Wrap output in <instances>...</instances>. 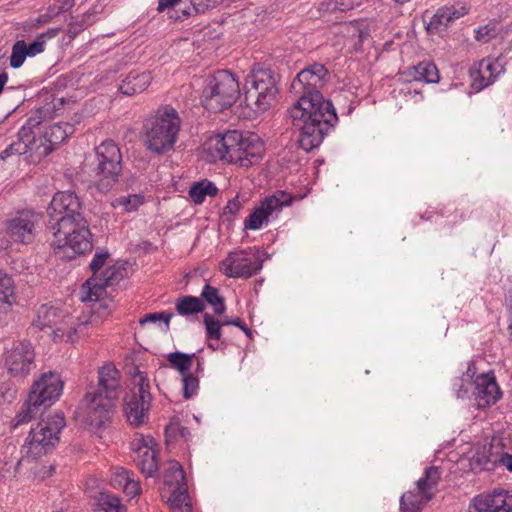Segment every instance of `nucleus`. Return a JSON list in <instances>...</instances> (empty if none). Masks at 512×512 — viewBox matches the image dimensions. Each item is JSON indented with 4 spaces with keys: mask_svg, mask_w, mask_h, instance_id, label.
Masks as SVG:
<instances>
[{
    "mask_svg": "<svg viewBox=\"0 0 512 512\" xmlns=\"http://www.w3.org/2000/svg\"><path fill=\"white\" fill-rule=\"evenodd\" d=\"M413 80L424 81L426 83H437L439 73L435 64L431 62H420L413 67Z\"/></svg>",
    "mask_w": 512,
    "mask_h": 512,
    "instance_id": "nucleus-35",
    "label": "nucleus"
},
{
    "mask_svg": "<svg viewBox=\"0 0 512 512\" xmlns=\"http://www.w3.org/2000/svg\"><path fill=\"white\" fill-rule=\"evenodd\" d=\"M469 512H512V492L495 490L478 495L469 505Z\"/></svg>",
    "mask_w": 512,
    "mask_h": 512,
    "instance_id": "nucleus-18",
    "label": "nucleus"
},
{
    "mask_svg": "<svg viewBox=\"0 0 512 512\" xmlns=\"http://www.w3.org/2000/svg\"><path fill=\"white\" fill-rule=\"evenodd\" d=\"M328 80L327 68L314 63L301 70L291 83V90L298 99L288 112L293 125L300 131L298 146L305 152L317 148L338 122L332 102L320 93Z\"/></svg>",
    "mask_w": 512,
    "mask_h": 512,
    "instance_id": "nucleus-1",
    "label": "nucleus"
},
{
    "mask_svg": "<svg viewBox=\"0 0 512 512\" xmlns=\"http://www.w3.org/2000/svg\"><path fill=\"white\" fill-rule=\"evenodd\" d=\"M64 383L56 372L43 373L36 380L21 411L16 415V425L30 421L37 414L52 406L61 396Z\"/></svg>",
    "mask_w": 512,
    "mask_h": 512,
    "instance_id": "nucleus-5",
    "label": "nucleus"
},
{
    "mask_svg": "<svg viewBox=\"0 0 512 512\" xmlns=\"http://www.w3.org/2000/svg\"><path fill=\"white\" fill-rule=\"evenodd\" d=\"M204 324L206 326L207 336L209 339H220L221 326L223 325V322L215 320L210 314H205Z\"/></svg>",
    "mask_w": 512,
    "mask_h": 512,
    "instance_id": "nucleus-44",
    "label": "nucleus"
},
{
    "mask_svg": "<svg viewBox=\"0 0 512 512\" xmlns=\"http://www.w3.org/2000/svg\"><path fill=\"white\" fill-rule=\"evenodd\" d=\"M124 493L129 497H135L140 493V486L137 481L134 479H130L126 482V485L122 488Z\"/></svg>",
    "mask_w": 512,
    "mask_h": 512,
    "instance_id": "nucleus-52",
    "label": "nucleus"
},
{
    "mask_svg": "<svg viewBox=\"0 0 512 512\" xmlns=\"http://www.w3.org/2000/svg\"><path fill=\"white\" fill-rule=\"evenodd\" d=\"M143 204V196L140 194H132L127 196L117 197L112 205L115 208H120L125 212H133Z\"/></svg>",
    "mask_w": 512,
    "mask_h": 512,
    "instance_id": "nucleus-40",
    "label": "nucleus"
},
{
    "mask_svg": "<svg viewBox=\"0 0 512 512\" xmlns=\"http://www.w3.org/2000/svg\"><path fill=\"white\" fill-rule=\"evenodd\" d=\"M278 92L276 77L271 69H254L246 80L245 104L254 113L261 114L274 105Z\"/></svg>",
    "mask_w": 512,
    "mask_h": 512,
    "instance_id": "nucleus-7",
    "label": "nucleus"
},
{
    "mask_svg": "<svg viewBox=\"0 0 512 512\" xmlns=\"http://www.w3.org/2000/svg\"><path fill=\"white\" fill-rule=\"evenodd\" d=\"M262 268V261L256 252L235 251L220 263L221 272L230 278H249Z\"/></svg>",
    "mask_w": 512,
    "mask_h": 512,
    "instance_id": "nucleus-17",
    "label": "nucleus"
},
{
    "mask_svg": "<svg viewBox=\"0 0 512 512\" xmlns=\"http://www.w3.org/2000/svg\"><path fill=\"white\" fill-rule=\"evenodd\" d=\"M393 1L398 5H403L407 2H409L410 0H393Z\"/></svg>",
    "mask_w": 512,
    "mask_h": 512,
    "instance_id": "nucleus-59",
    "label": "nucleus"
},
{
    "mask_svg": "<svg viewBox=\"0 0 512 512\" xmlns=\"http://www.w3.org/2000/svg\"><path fill=\"white\" fill-rule=\"evenodd\" d=\"M4 366L10 377L26 378L36 367L32 344L28 341L14 343L4 352Z\"/></svg>",
    "mask_w": 512,
    "mask_h": 512,
    "instance_id": "nucleus-16",
    "label": "nucleus"
},
{
    "mask_svg": "<svg viewBox=\"0 0 512 512\" xmlns=\"http://www.w3.org/2000/svg\"><path fill=\"white\" fill-rule=\"evenodd\" d=\"M201 296L207 301L210 305L214 307V312L216 314H223L225 311L224 299L219 295V291L217 288L205 285Z\"/></svg>",
    "mask_w": 512,
    "mask_h": 512,
    "instance_id": "nucleus-39",
    "label": "nucleus"
},
{
    "mask_svg": "<svg viewBox=\"0 0 512 512\" xmlns=\"http://www.w3.org/2000/svg\"><path fill=\"white\" fill-rule=\"evenodd\" d=\"M7 80H8L7 73H5V72L0 73V93L3 91L4 85L6 84Z\"/></svg>",
    "mask_w": 512,
    "mask_h": 512,
    "instance_id": "nucleus-58",
    "label": "nucleus"
},
{
    "mask_svg": "<svg viewBox=\"0 0 512 512\" xmlns=\"http://www.w3.org/2000/svg\"><path fill=\"white\" fill-rule=\"evenodd\" d=\"M181 120L170 106L159 108L144 124L145 144L157 154L171 150L177 141Z\"/></svg>",
    "mask_w": 512,
    "mask_h": 512,
    "instance_id": "nucleus-4",
    "label": "nucleus"
},
{
    "mask_svg": "<svg viewBox=\"0 0 512 512\" xmlns=\"http://www.w3.org/2000/svg\"><path fill=\"white\" fill-rule=\"evenodd\" d=\"M201 102L211 111L219 112L231 107L240 96V87L234 75L227 70H219L207 77Z\"/></svg>",
    "mask_w": 512,
    "mask_h": 512,
    "instance_id": "nucleus-8",
    "label": "nucleus"
},
{
    "mask_svg": "<svg viewBox=\"0 0 512 512\" xmlns=\"http://www.w3.org/2000/svg\"><path fill=\"white\" fill-rule=\"evenodd\" d=\"M27 56L28 53L26 42L24 40L16 41L12 47L10 66L14 69L20 68Z\"/></svg>",
    "mask_w": 512,
    "mask_h": 512,
    "instance_id": "nucleus-41",
    "label": "nucleus"
},
{
    "mask_svg": "<svg viewBox=\"0 0 512 512\" xmlns=\"http://www.w3.org/2000/svg\"><path fill=\"white\" fill-rule=\"evenodd\" d=\"M172 317H173V314L168 313V312L150 313V314H146L140 320V324L143 325L146 322H156L158 320H161L166 324V326H168Z\"/></svg>",
    "mask_w": 512,
    "mask_h": 512,
    "instance_id": "nucleus-49",
    "label": "nucleus"
},
{
    "mask_svg": "<svg viewBox=\"0 0 512 512\" xmlns=\"http://www.w3.org/2000/svg\"><path fill=\"white\" fill-rule=\"evenodd\" d=\"M153 442L152 438H149L148 440H145L144 438L135 439L133 442L136 453L135 461L142 473L147 477L153 476L158 470L156 451L152 447Z\"/></svg>",
    "mask_w": 512,
    "mask_h": 512,
    "instance_id": "nucleus-22",
    "label": "nucleus"
},
{
    "mask_svg": "<svg viewBox=\"0 0 512 512\" xmlns=\"http://www.w3.org/2000/svg\"><path fill=\"white\" fill-rule=\"evenodd\" d=\"M122 277L121 273L117 271L114 267L107 268L102 278H94L92 280H87L86 285L89 286L88 293L86 296L82 297L83 301H94L99 298L102 290L106 286H110L115 284Z\"/></svg>",
    "mask_w": 512,
    "mask_h": 512,
    "instance_id": "nucleus-26",
    "label": "nucleus"
},
{
    "mask_svg": "<svg viewBox=\"0 0 512 512\" xmlns=\"http://www.w3.org/2000/svg\"><path fill=\"white\" fill-rule=\"evenodd\" d=\"M507 303H508V332H509V337L512 340V288L508 291Z\"/></svg>",
    "mask_w": 512,
    "mask_h": 512,
    "instance_id": "nucleus-55",
    "label": "nucleus"
},
{
    "mask_svg": "<svg viewBox=\"0 0 512 512\" xmlns=\"http://www.w3.org/2000/svg\"><path fill=\"white\" fill-rule=\"evenodd\" d=\"M168 503L172 512H192L187 487L180 486L179 488L173 489Z\"/></svg>",
    "mask_w": 512,
    "mask_h": 512,
    "instance_id": "nucleus-33",
    "label": "nucleus"
},
{
    "mask_svg": "<svg viewBox=\"0 0 512 512\" xmlns=\"http://www.w3.org/2000/svg\"><path fill=\"white\" fill-rule=\"evenodd\" d=\"M48 214L50 220L55 222L51 227H62L64 230L61 232L62 234L71 229L72 223L85 219L82 214L80 199L71 191L57 192L49 205Z\"/></svg>",
    "mask_w": 512,
    "mask_h": 512,
    "instance_id": "nucleus-11",
    "label": "nucleus"
},
{
    "mask_svg": "<svg viewBox=\"0 0 512 512\" xmlns=\"http://www.w3.org/2000/svg\"><path fill=\"white\" fill-rule=\"evenodd\" d=\"M194 357V353L172 352L167 355V360L172 368L177 369L184 376L190 371Z\"/></svg>",
    "mask_w": 512,
    "mask_h": 512,
    "instance_id": "nucleus-37",
    "label": "nucleus"
},
{
    "mask_svg": "<svg viewBox=\"0 0 512 512\" xmlns=\"http://www.w3.org/2000/svg\"><path fill=\"white\" fill-rule=\"evenodd\" d=\"M498 464L505 466L508 471L512 472V455L503 452L501 449L498 458Z\"/></svg>",
    "mask_w": 512,
    "mask_h": 512,
    "instance_id": "nucleus-54",
    "label": "nucleus"
},
{
    "mask_svg": "<svg viewBox=\"0 0 512 512\" xmlns=\"http://www.w3.org/2000/svg\"><path fill=\"white\" fill-rule=\"evenodd\" d=\"M151 81L152 76L150 72L132 71L123 79L119 89L122 94L133 96L145 91L151 84Z\"/></svg>",
    "mask_w": 512,
    "mask_h": 512,
    "instance_id": "nucleus-27",
    "label": "nucleus"
},
{
    "mask_svg": "<svg viewBox=\"0 0 512 512\" xmlns=\"http://www.w3.org/2000/svg\"><path fill=\"white\" fill-rule=\"evenodd\" d=\"M441 477L438 467L425 469L424 476L416 482L414 490L407 491L400 498L402 512H421L424 506L435 496Z\"/></svg>",
    "mask_w": 512,
    "mask_h": 512,
    "instance_id": "nucleus-10",
    "label": "nucleus"
},
{
    "mask_svg": "<svg viewBox=\"0 0 512 512\" xmlns=\"http://www.w3.org/2000/svg\"><path fill=\"white\" fill-rule=\"evenodd\" d=\"M99 505L105 512H126L127 510L118 497L109 494L102 495Z\"/></svg>",
    "mask_w": 512,
    "mask_h": 512,
    "instance_id": "nucleus-43",
    "label": "nucleus"
},
{
    "mask_svg": "<svg viewBox=\"0 0 512 512\" xmlns=\"http://www.w3.org/2000/svg\"><path fill=\"white\" fill-rule=\"evenodd\" d=\"M62 316L65 320L61 324L55 325L49 332V335L55 342L66 341L74 343L81 336L85 335L84 330L87 321L80 322L65 310L62 312Z\"/></svg>",
    "mask_w": 512,
    "mask_h": 512,
    "instance_id": "nucleus-21",
    "label": "nucleus"
},
{
    "mask_svg": "<svg viewBox=\"0 0 512 512\" xmlns=\"http://www.w3.org/2000/svg\"><path fill=\"white\" fill-rule=\"evenodd\" d=\"M137 391H134L124 404V412L130 425L138 427L145 423L151 406L152 396L149 392L148 379L138 372L134 377Z\"/></svg>",
    "mask_w": 512,
    "mask_h": 512,
    "instance_id": "nucleus-15",
    "label": "nucleus"
},
{
    "mask_svg": "<svg viewBox=\"0 0 512 512\" xmlns=\"http://www.w3.org/2000/svg\"><path fill=\"white\" fill-rule=\"evenodd\" d=\"M165 483L173 489L179 488L180 486L187 487L185 473L182 466L176 462L171 461L164 475Z\"/></svg>",
    "mask_w": 512,
    "mask_h": 512,
    "instance_id": "nucleus-36",
    "label": "nucleus"
},
{
    "mask_svg": "<svg viewBox=\"0 0 512 512\" xmlns=\"http://www.w3.org/2000/svg\"><path fill=\"white\" fill-rule=\"evenodd\" d=\"M223 325H234V326H237L241 330H243L246 335H248V336L251 335L250 329L241 321L240 318H235L233 320H225V321H223Z\"/></svg>",
    "mask_w": 512,
    "mask_h": 512,
    "instance_id": "nucleus-56",
    "label": "nucleus"
},
{
    "mask_svg": "<svg viewBox=\"0 0 512 512\" xmlns=\"http://www.w3.org/2000/svg\"><path fill=\"white\" fill-rule=\"evenodd\" d=\"M177 1L178 0H159L157 11L163 12L166 9L175 8Z\"/></svg>",
    "mask_w": 512,
    "mask_h": 512,
    "instance_id": "nucleus-57",
    "label": "nucleus"
},
{
    "mask_svg": "<svg viewBox=\"0 0 512 512\" xmlns=\"http://www.w3.org/2000/svg\"><path fill=\"white\" fill-rule=\"evenodd\" d=\"M108 257V252H97L94 255L93 260L90 264V268L93 271L94 275H96L97 272L103 267Z\"/></svg>",
    "mask_w": 512,
    "mask_h": 512,
    "instance_id": "nucleus-50",
    "label": "nucleus"
},
{
    "mask_svg": "<svg viewBox=\"0 0 512 512\" xmlns=\"http://www.w3.org/2000/svg\"><path fill=\"white\" fill-rule=\"evenodd\" d=\"M474 32H475L474 38L478 42L487 43L490 40L497 37V35L499 34V29H498V25L496 23L490 22L487 25L479 27Z\"/></svg>",
    "mask_w": 512,
    "mask_h": 512,
    "instance_id": "nucleus-42",
    "label": "nucleus"
},
{
    "mask_svg": "<svg viewBox=\"0 0 512 512\" xmlns=\"http://www.w3.org/2000/svg\"><path fill=\"white\" fill-rule=\"evenodd\" d=\"M500 65L492 59H483L479 62L478 69L471 72L473 86L481 90L491 85L496 75L500 72Z\"/></svg>",
    "mask_w": 512,
    "mask_h": 512,
    "instance_id": "nucleus-25",
    "label": "nucleus"
},
{
    "mask_svg": "<svg viewBox=\"0 0 512 512\" xmlns=\"http://www.w3.org/2000/svg\"><path fill=\"white\" fill-rule=\"evenodd\" d=\"M60 32V28H50L46 32L39 34L36 39L27 46V53L29 57H34L42 53L45 49V44L48 39L56 37Z\"/></svg>",
    "mask_w": 512,
    "mask_h": 512,
    "instance_id": "nucleus-38",
    "label": "nucleus"
},
{
    "mask_svg": "<svg viewBox=\"0 0 512 512\" xmlns=\"http://www.w3.org/2000/svg\"><path fill=\"white\" fill-rule=\"evenodd\" d=\"M468 14V8L464 5L444 6L437 10L432 17L428 29L447 27L450 23Z\"/></svg>",
    "mask_w": 512,
    "mask_h": 512,
    "instance_id": "nucleus-28",
    "label": "nucleus"
},
{
    "mask_svg": "<svg viewBox=\"0 0 512 512\" xmlns=\"http://www.w3.org/2000/svg\"><path fill=\"white\" fill-rule=\"evenodd\" d=\"M209 151L213 158L248 168L260 162L264 145L257 136L244 137L233 130L216 135L209 141Z\"/></svg>",
    "mask_w": 512,
    "mask_h": 512,
    "instance_id": "nucleus-3",
    "label": "nucleus"
},
{
    "mask_svg": "<svg viewBox=\"0 0 512 512\" xmlns=\"http://www.w3.org/2000/svg\"><path fill=\"white\" fill-rule=\"evenodd\" d=\"M97 176L102 188L107 189L118 180L122 171V155L119 147L111 140L103 141L96 148Z\"/></svg>",
    "mask_w": 512,
    "mask_h": 512,
    "instance_id": "nucleus-13",
    "label": "nucleus"
},
{
    "mask_svg": "<svg viewBox=\"0 0 512 512\" xmlns=\"http://www.w3.org/2000/svg\"><path fill=\"white\" fill-rule=\"evenodd\" d=\"M223 0H189L192 9L195 13H204L205 11L214 8Z\"/></svg>",
    "mask_w": 512,
    "mask_h": 512,
    "instance_id": "nucleus-48",
    "label": "nucleus"
},
{
    "mask_svg": "<svg viewBox=\"0 0 512 512\" xmlns=\"http://www.w3.org/2000/svg\"><path fill=\"white\" fill-rule=\"evenodd\" d=\"M174 18H175L176 20H178V19H181V16L176 15V16H174Z\"/></svg>",
    "mask_w": 512,
    "mask_h": 512,
    "instance_id": "nucleus-60",
    "label": "nucleus"
},
{
    "mask_svg": "<svg viewBox=\"0 0 512 512\" xmlns=\"http://www.w3.org/2000/svg\"><path fill=\"white\" fill-rule=\"evenodd\" d=\"M472 386L470 375L459 377L453 381V389L457 398H464L468 395L470 387Z\"/></svg>",
    "mask_w": 512,
    "mask_h": 512,
    "instance_id": "nucleus-45",
    "label": "nucleus"
},
{
    "mask_svg": "<svg viewBox=\"0 0 512 512\" xmlns=\"http://www.w3.org/2000/svg\"><path fill=\"white\" fill-rule=\"evenodd\" d=\"M182 377L183 396L184 398L189 399L196 393L199 387V380L191 374H186Z\"/></svg>",
    "mask_w": 512,
    "mask_h": 512,
    "instance_id": "nucleus-46",
    "label": "nucleus"
},
{
    "mask_svg": "<svg viewBox=\"0 0 512 512\" xmlns=\"http://www.w3.org/2000/svg\"><path fill=\"white\" fill-rule=\"evenodd\" d=\"M130 479V472L125 468L119 467L112 474L111 484L116 488L122 489Z\"/></svg>",
    "mask_w": 512,
    "mask_h": 512,
    "instance_id": "nucleus-47",
    "label": "nucleus"
},
{
    "mask_svg": "<svg viewBox=\"0 0 512 512\" xmlns=\"http://www.w3.org/2000/svg\"><path fill=\"white\" fill-rule=\"evenodd\" d=\"M204 308V302L198 297L182 296L176 301V310L182 316L200 313Z\"/></svg>",
    "mask_w": 512,
    "mask_h": 512,
    "instance_id": "nucleus-34",
    "label": "nucleus"
},
{
    "mask_svg": "<svg viewBox=\"0 0 512 512\" xmlns=\"http://www.w3.org/2000/svg\"><path fill=\"white\" fill-rule=\"evenodd\" d=\"M53 231V241L51 245L55 250H64L65 254L72 258L74 255L84 254L92 248L91 234L86 219H80L72 223L71 229L67 233H61L62 227H51Z\"/></svg>",
    "mask_w": 512,
    "mask_h": 512,
    "instance_id": "nucleus-9",
    "label": "nucleus"
},
{
    "mask_svg": "<svg viewBox=\"0 0 512 512\" xmlns=\"http://www.w3.org/2000/svg\"><path fill=\"white\" fill-rule=\"evenodd\" d=\"M74 126L68 122L54 123L49 125L43 134V138L37 140L35 153L39 156H46L53 150L54 146L61 144L74 133Z\"/></svg>",
    "mask_w": 512,
    "mask_h": 512,
    "instance_id": "nucleus-20",
    "label": "nucleus"
},
{
    "mask_svg": "<svg viewBox=\"0 0 512 512\" xmlns=\"http://www.w3.org/2000/svg\"><path fill=\"white\" fill-rule=\"evenodd\" d=\"M42 215L26 210L5 222V235L12 243L29 245L34 242L38 234Z\"/></svg>",
    "mask_w": 512,
    "mask_h": 512,
    "instance_id": "nucleus-14",
    "label": "nucleus"
},
{
    "mask_svg": "<svg viewBox=\"0 0 512 512\" xmlns=\"http://www.w3.org/2000/svg\"><path fill=\"white\" fill-rule=\"evenodd\" d=\"M218 193V188L209 180H202L193 184L189 190V196L195 204L204 202L206 196L214 197Z\"/></svg>",
    "mask_w": 512,
    "mask_h": 512,
    "instance_id": "nucleus-32",
    "label": "nucleus"
},
{
    "mask_svg": "<svg viewBox=\"0 0 512 512\" xmlns=\"http://www.w3.org/2000/svg\"><path fill=\"white\" fill-rule=\"evenodd\" d=\"M121 394L120 372L112 363L98 371V384L88 391L80 406L82 422L100 428L110 421Z\"/></svg>",
    "mask_w": 512,
    "mask_h": 512,
    "instance_id": "nucleus-2",
    "label": "nucleus"
},
{
    "mask_svg": "<svg viewBox=\"0 0 512 512\" xmlns=\"http://www.w3.org/2000/svg\"><path fill=\"white\" fill-rule=\"evenodd\" d=\"M241 208H242V205L238 199V196H236L227 203V205L225 207V212L229 213L231 215H236L240 211Z\"/></svg>",
    "mask_w": 512,
    "mask_h": 512,
    "instance_id": "nucleus-53",
    "label": "nucleus"
},
{
    "mask_svg": "<svg viewBox=\"0 0 512 512\" xmlns=\"http://www.w3.org/2000/svg\"><path fill=\"white\" fill-rule=\"evenodd\" d=\"M294 198L291 194L278 190L262 200L259 206L245 219L244 227L248 230H259L270 220L276 219L284 207L292 204Z\"/></svg>",
    "mask_w": 512,
    "mask_h": 512,
    "instance_id": "nucleus-12",
    "label": "nucleus"
},
{
    "mask_svg": "<svg viewBox=\"0 0 512 512\" xmlns=\"http://www.w3.org/2000/svg\"><path fill=\"white\" fill-rule=\"evenodd\" d=\"M16 302L12 278L0 272V309L6 311Z\"/></svg>",
    "mask_w": 512,
    "mask_h": 512,
    "instance_id": "nucleus-30",
    "label": "nucleus"
},
{
    "mask_svg": "<svg viewBox=\"0 0 512 512\" xmlns=\"http://www.w3.org/2000/svg\"><path fill=\"white\" fill-rule=\"evenodd\" d=\"M65 418L61 413L49 415L33 426L22 446L27 458L37 459L50 453L59 443V434L65 427Z\"/></svg>",
    "mask_w": 512,
    "mask_h": 512,
    "instance_id": "nucleus-6",
    "label": "nucleus"
},
{
    "mask_svg": "<svg viewBox=\"0 0 512 512\" xmlns=\"http://www.w3.org/2000/svg\"><path fill=\"white\" fill-rule=\"evenodd\" d=\"M475 404L479 409L495 404L501 398V391L492 372L478 375L474 382Z\"/></svg>",
    "mask_w": 512,
    "mask_h": 512,
    "instance_id": "nucleus-19",
    "label": "nucleus"
},
{
    "mask_svg": "<svg viewBox=\"0 0 512 512\" xmlns=\"http://www.w3.org/2000/svg\"><path fill=\"white\" fill-rule=\"evenodd\" d=\"M175 12L176 13H182V16H191L195 13V11L192 9L191 4L189 3V0H178L175 6Z\"/></svg>",
    "mask_w": 512,
    "mask_h": 512,
    "instance_id": "nucleus-51",
    "label": "nucleus"
},
{
    "mask_svg": "<svg viewBox=\"0 0 512 512\" xmlns=\"http://www.w3.org/2000/svg\"><path fill=\"white\" fill-rule=\"evenodd\" d=\"M362 0H356V5H359Z\"/></svg>",
    "mask_w": 512,
    "mask_h": 512,
    "instance_id": "nucleus-61",
    "label": "nucleus"
},
{
    "mask_svg": "<svg viewBox=\"0 0 512 512\" xmlns=\"http://www.w3.org/2000/svg\"><path fill=\"white\" fill-rule=\"evenodd\" d=\"M16 302L12 278L0 272V309L6 311Z\"/></svg>",
    "mask_w": 512,
    "mask_h": 512,
    "instance_id": "nucleus-31",
    "label": "nucleus"
},
{
    "mask_svg": "<svg viewBox=\"0 0 512 512\" xmlns=\"http://www.w3.org/2000/svg\"><path fill=\"white\" fill-rule=\"evenodd\" d=\"M501 447L492 443L479 447L470 460L475 471L492 470L498 464Z\"/></svg>",
    "mask_w": 512,
    "mask_h": 512,
    "instance_id": "nucleus-24",
    "label": "nucleus"
},
{
    "mask_svg": "<svg viewBox=\"0 0 512 512\" xmlns=\"http://www.w3.org/2000/svg\"><path fill=\"white\" fill-rule=\"evenodd\" d=\"M64 310L44 304L37 310L33 325L39 330H51L55 325L61 324L65 319L62 316Z\"/></svg>",
    "mask_w": 512,
    "mask_h": 512,
    "instance_id": "nucleus-29",
    "label": "nucleus"
},
{
    "mask_svg": "<svg viewBox=\"0 0 512 512\" xmlns=\"http://www.w3.org/2000/svg\"><path fill=\"white\" fill-rule=\"evenodd\" d=\"M37 139L31 126L24 125L17 134V140L12 142L1 154V159L9 158L13 155H23L29 151L35 152Z\"/></svg>",
    "mask_w": 512,
    "mask_h": 512,
    "instance_id": "nucleus-23",
    "label": "nucleus"
}]
</instances>
